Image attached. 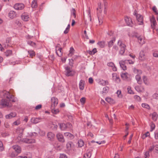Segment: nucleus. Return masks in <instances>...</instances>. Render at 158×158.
I'll return each instance as SVG.
<instances>
[{"label":"nucleus","instance_id":"1","mask_svg":"<svg viewBox=\"0 0 158 158\" xmlns=\"http://www.w3.org/2000/svg\"><path fill=\"white\" fill-rule=\"evenodd\" d=\"M0 94L1 95L3 96L4 98H6L7 99H2L0 101V108L5 107H10V105L9 104L10 99L13 98L14 95H11L9 92L5 90L1 92Z\"/></svg>","mask_w":158,"mask_h":158},{"label":"nucleus","instance_id":"2","mask_svg":"<svg viewBox=\"0 0 158 158\" xmlns=\"http://www.w3.org/2000/svg\"><path fill=\"white\" fill-rule=\"evenodd\" d=\"M133 71L135 73L137 74L135 76V79L137 83L139 84H141L142 83V81L141 79V76L140 75L142 73V71L141 70H139L137 69L134 68L133 69Z\"/></svg>","mask_w":158,"mask_h":158},{"label":"nucleus","instance_id":"3","mask_svg":"<svg viewBox=\"0 0 158 158\" xmlns=\"http://www.w3.org/2000/svg\"><path fill=\"white\" fill-rule=\"evenodd\" d=\"M65 74L67 76H73L76 73L75 71L69 67L66 66L65 67Z\"/></svg>","mask_w":158,"mask_h":158},{"label":"nucleus","instance_id":"4","mask_svg":"<svg viewBox=\"0 0 158 158\" xmlns=\"http://www.w3.org/2000/svg\"><path fill=\"white\" fill-rule=\"evenodd\" d=\"M118 44L120 48L119 53L122 55H123L126 49V45L124 44H123L122 41L120 40L118 41Z\"/></svg>","mask_w":158,"mask_h":158},{"label":"nucleus","instance_id":"5","mask_svg":"<svg viewBox=\"0 0 158 158\" xmlns=\"http://www.w3.org/2000/svg\"><path fill=\"white\" fill-rule=\"evenodd\" d=\"M19 142L21 143V142L25 143H35V140L34 139H27V138L21 139L20 138ZM19 140V139H18Z\"/></svg>","mask_w":158,"mask_h":158},{"label":"nucleus","instance_id":"6","mask_svg":"<svg viewBox=\"0 0 158 158\" xmlns=\"http://www.w3.org/2000/svg\"><path fill=\"white\" fill-rule=\"evenodd\" d=\"M51 107L52 108H54V107H55L57 106L58 103V99L55 97H53L51 99Z\"/></svg>","mask_w":158,"mask_h":158},{"label":"nucleus","instance_id":"7","mask_svg":"<svg viewBox=\"0 0 158 158\" xmlns=\"http://www.w3.org/2000/svg\"><path fill=\"white\" fill-rule=\"evenodd\" d=\"M14 8L18 10L23 9L24 7V5L22 3H18L15 4L14 6Z\"/></svg>","mask_w":158,"mask_h":158},{"label":"nucleus","instance_id":"8","mask_svg":"<svg viewBox=\"0 0 158 158\" xmlns=\"http://www.w3.org/2000/svg\"><path fill=\"white\" fill-rule=\"evenodd\" d=\"M126 63L127 60H125L124 61L121 60L119 62L120 67L124 70H125L127 69V67L126 65Z\"/></svg>","mask_w":158,"mask_h":158},{"label":"nucleus","instance_id":"9","mask_svg":"<svg viewBox=\"0 0 158 158\" xmlns=\"http://www.w3.org/2000/svg\"><path fill=\"white\" fill-rule=\"evenodd\" d=\"M47 135L48 139L52 141L53 140L55 137V135L51 132H48L47 134Z\"/></svg>","mask_w":158,"mask_h":158},{"label":"nucleus","instance_id":"10","mask_svg":"<svg viewBox=\"0 0 158 158\" xmlns=\"http://www.w3.org/2000/svg\"><path fill=\"white\" fill-rule=\"evenodd\" d=\"M125 20L128 26L132 27L133 25V23L132 20L130 18L126 17H125Z\"/></svg>","mask_w":158,"mask_h":158},{"label":"nucleus","instance_id":"11","mask_svg":"<svg viewBox=\"0 0 158 158\" xmlns=\"http://www.w3.org/2000/svg\"><path fill=\"white\" fill-rule=\"evenodd\" d=\"M42 119L41 118H32L31 122L33 123L36 124L42 121Z\"/></svg>","mask_w":158,"mask_h":158},{"label":"nucleus","instance_id":"12","mask_svg":"<svg viewBox=\"0 0 158 158\" xmlns=\"http://www.w3.org/2000/svg\"><path fill=\"white\" fill-rule=\"evenodd\" d=\"M60 44H58L56 47V53L59 56H61L62 55V52H61L62 48L59 47L58 46Z\"/></svg>","mask_w":158,"mask_h":158},{"label":"nucleus","instance_id":"13","mask_svg":"<svg viewBox=\"0 0 158 158\" xmlns=\"http://www.w3.org/2000/svg\"><path fill=\"white\" fill-rule=\"evenodd\" d=\"M136 19L139 22L138 24L139 25L142 24L143 23V17L140 15H137L136 16Z\"/></svg>","mask_w":158,"mask_h":158},{"label":"nucleus","instance_id":"14","mask_svg":"<svg viewBox=\"0 0 158 158\" xmlns=\"http://www.w3.org/2000/svg\"><path fill=\"white\" fill-rule=\"evenodd\" d=\"M13 148L15 150L17 154H19L21 153V147L18 145H14L12 146Z\"/></svg>","mask_w":158,"mask_h":158},{"label":"nucleus","instance_id":"15","mask_svg":"<svg viewBox=\"0 0 158 158\" xmlns=\"http://www.w3.org/2000/svg\"><path fill=\"white\" fill-rule=\"evenodd\" d=\"M56 137L59 141L62 142H64L63 136L60 133H59L56 135Z\"/></svg>","mask_w":158,"mask_h":158},{"label":"nucleus","instance_id":"16","mask_svg":"<svg viewBox=\"0 0 158 158\" xmlns=\"http://www.w3.org/2000/svg\"><path fill=\"white\" fill-rule=\"evenodd\" d=\"M17 114L15 112H11L9 114L6 115L5 117L6 119H10L16 116Z\"/></svg>","mask_w":158,"mask_h":158},{"label":"nucleus","instance_id":"17","mask_svg":"<svg viewBox=\"0 0 158 158\" xmlns=\"http://www.w3.org/2000/svg\"><path fill=\"white\" fill-rule=\"evenodd\" d=\"M8 155L10 157L14 158L16 156L18 155V154L14 152H12L10 150H9Z\"/></svg>","mask_w":158,"mask_h":158},{"label":"nucleus","instance_id":"18","mask_svg":"<svg viewBox=\"0 0 158 158\" xmlns=\"http://www.w3.org/2000/svg\"><path fill=\"white\" fill-rule=\"evenodd\" d=\"M113 79L117 83H119L120 81L119 77L117 75L116 73L113 74Z\"/></svg>","mask_w":158,"mask_h":158},{"label":"nucleus","instance_id":"19","mask_svg":"<svg viewBox=\"0 0 158 158\" xmlns=\"http://www.w3.org/2000/svg\"><path fill=\"white\" fill-rule=\"evenodd\" d=\"M139 59L141 61H143L145 59V54L143 51H140L139 57Z\"/></svg>","mask_w":158,"mask_h":158},{"label":"nucleus","instance_id":"20","mask_svg":"<svg viewBox=\"0 0 158 158\" xmlns=\"http://www.w3.org/2000/svg\"><path fill=\"white\" fill-rule=\"evenodd\" d=\"M9 17L11 19H13L16 16V12L14 11H10L9 13Z\"/></svg>","mask_w":158,"mask_h":158},{"label":"nucleus","instance_id":"21","mask_svg":"<svg viewBox=\"0 0 158 158\" xmlns=\"http://www.w3.org/2000/svg\"><path fill=\"white\" fill-rule=\"evenodd\" d=\"M74 144L71 142H69L66 145V148L69 150H70L71 148H74Z\"/></svg>","mask_w":158,"mask_h":158},{"label":"nucleus","instance_id":"22","mask_svg":"<svg viewBox=\"0 0 158 158\" xmlns=\"http://www.w3.org/2000/svg\"><path fill=\"white\" fill-rule=\"evenodd\" d=\"M85 81H84L81 80L79 82V88L81 90H83L84 88V84Z\"/></svg>","mask_w":158,"mask_h":158},{"label":"nucleus","instance_id":"23","mask_svg":"<svg viewBox=\"0 0 158 158\" xmlns=\"http://www.w3.org/2000/svg\"><path fill=\"white\" fill-rule=\"evenodd\" d=\"M135 37L137 39L138 41L140 44H143L144 43L145 41L142 37H141V36H138L137 35L135 36Z\"/></svg>","mask_w":158,"mask_h":158},{"label":"nucleus","instance_id":"24","mask_svg":"<svg viewBox=\"0 0 158 158\" xmlns=\"http://www.w3.org/2000/svg\"><path fill=\"white\" fill-rule=\"evenodd\" d=\"M150 20L151 23L152 27L153 28L156 24V21L155 19V18L154 17H152L150 19Z\"/></svg>","mask_w":158,"mask_h":158},{"label":"nucleus","instance_id":"25","mask_svg":"<svg viewBox=\"0 0 158 158\" xmlns=\"http://www.w3.org/2000/svg\"><path fill=\"white\" fill-rule=\"evenodd\" d=\"M21 18L23 20L25 21H27L29 19V17L28 15L24 14L21 15Z\"/></svg>","mask_w":158,"mask_h":158},{"label":"nucleus","instance_id":"26","mask_svg":"<svg viewBox=\"0 0 158 158\" xmlns=\"http://www.w3.org/2000/svg\"><path fill=\"white\" fill-rule=\"evenodd\" d=\"M135 89L138 92H142L144 91V88L142 86H135Z\"/></svg>","mask_w":158,"mask_h":158},{"label":"nucleus","instance_id":"27","mask_svg":"<svg viewBox=\"0 0 158 158\" xmlns=\"http://www.w3.org/2000/svg\"><path fill=\"white\" fill-rule=\"evenodd\" d=\"M98 7L97 8V15H98V13L100 17V14L102 11V7L101 6V3H98Z\"/></svg>","mask_w":158,"mask_h":158},{"label":"nucleus","instance_id":"28","mask_svg":"<svg viewBox=\"0 0 158 158\" xmlns=\"http://www.w3.org/2000/svg\"><path fill=\"white\" fill-rule=\"evenodd\" d=\"M105 100L111 104H114L115 103L114 100L110 98L107 97L106 98Z\"/></svg>","mask_w":158,"mask_h":158},{"label":"nucleus","instance_id":"29","mask_svg":"<svg viewBox=\"0 0 158 158\" xmlns=\"http://www.w3.org/2000/svg\"><path fill=\"white\" fill-rule=\"evenodd\" d=\"M106 42L104 41H98L97 44L101 48H104Z\"/></svg>","mask_w":158,"mask_h":158},{"label":"nucleus","instance_id":"30","mask_svg":"<svg viewBox=\"0 0 158 158\" xmlns=\"http://www.w3.org/2000/svg\"><path fill=\"white\" fill-rule=\"evenodd\" d=\"M99 83L102 85L105 86L109 84V82L108 81H105L103 80H100L99 81Z\"/></svg>","mask_w":158,"mask_h":158},{"label":"nucleus","instance_id":"31","mask_svg":"<svg viewBox=\"0 0 158 158\" xmlns=\"http://www.w3.org/2000/svg\"><path fill=\"white\" fill-rule=\"evenodd\" d=\"M64 135L65 136L67 137L68 138L70 139H72L74 137V136L73 135L69 132L65 133Z\"/></svg>","mask_w":158,"mask_h":158},{"label":"nucleus","instance_id":"32","mask_svg":"<svg viewBox=\"0 0 158 158\" xmlns=\"http://www.w3.org/2000/svg\"><path fill=\"white\" fill-rule=\"evenodd\" d=\"M115 41V39L114 38H113L112 40L108 42V47H111L113 45Z\"/></svg>","mask_w":158,"mask_h":158},{"label":"nucleus","instance_id":"33","mask_svg":"<svg viewBox=\"0 0 158 158\" xmlns=\"http://www.w3.org/2000/svg\"><path fill=\"white\" fill-rule=\"evenodd\" d=\"M128 74L127 73H122L121 75V76L123 80H127L128 78Z\"/></svg>","mask_w":158,"mask_h":158},{"label":"nucleus","instance_id":"34","mask_svg":"<svg viewBox=\"0 0 158 158\" xmlns=\"http://www.w3.org/2000/svg\"><path fill=\"white\" fill-rule=\"evenodd\" d=\"M87 52L90 55H94L95 53L97 52L96 48H94L92 51L88 50L87 51Z\"/></svg>","mask_w":158,"mask_h":158},{"label":"nucleus","instance_id":"35","mask_svg":"<svg viewBox=\"0 0 158 158\" xmlns=\"http://www.w3.org/2000/svg\"><path fill=\"white\" fill-rule=\"evenodd\" d=\"M28 52L30 55V57L32 58L33 56H35V52L33 50H29Z\"/></svg>","mask_w":158,"mask_h":158},{"label":"nucleus","instance_id":"36","mask_svg":"<svg viewBox=\"0 0 158 158\" xmlns=\"http://www.w3.org/2000/svg\"><path fill=\"white\" fill-rule=\"evenodd\" d=\"M158 117V115L156 112H154L152 114V118L153 120L155 121H156L157 120Z\"/></svg>","mask_w":158,"mask_h":158},{"label":"nucleus","instance_id":"37","mask_svg":"<svg viewBox=\"0 0 158 158\" xmlns=\"http://www.w3.org/2000/svg\"><path fill=\"white\" fill-rule=\"evenodd\" d=\"M66 125L64 123H60V129L62 130H64L66 129Z\"/></svg>","mask_w":158,"mask_h":158},{"label":"nucleus","instance_id":"38","mask_svg":"<svg viewBox=\"0 0 158 158\" xmlns=\"http://www.w3.org/2000/svg\"><path fill=\"white\" fill-rule=\"evenodd\" d=\"M31 6L33 8H35L37 7V1L36 0H34L32 2L31 4Z\"/></svg>","mask_w":158,"mask_h":158},{"label":"nucleus","instance_id":"39","mask_svg":"<svg viewBox=\"0 0 158 158\" xmlns=\"http://www.w3.org/2000/svg\"><path fill=\"white\" fill-rule=\"evenodd\" d=\"M10 41V39L9 38H8L6 39V42L5 44V47L6 48H7L8 47L10 46L9 44Z\"/></svg>","mask_w":158,"mask_h":158},{"label":"nucleus","instance_id":"40","mask_svg":"<svg viewBox=\"0 0 158 158\" xmlns=\"http://www.w3.org/2000/svg\"><path fill=\"white\" fill-rule=\"evenodd\" d=\"M5 55L6 56H10L12 54V51L11 50H8L5 52Z\"/></svg>","mask_w":158,"mask_h":158},{"label":"nucleus","instance_id":"41","mask_svg":"<svg viewBox=\"0 0 158 158\" xmlns=\"http://www.w3.org/2000/svg\"><path fill=\"white\" fill-rule=\"evenodd\" d=\"M91 156V152L89 151L84 155L83 158H90Z\"/></svg>","mask_w":158,"mask_h":158},{"label":"nucleus","instance_id":"42","mask_svg":"<svg viewBox=\"0 0 158 158\" xmlns=\"http://www.w3.org/2000/svg\"><path fill=\"white\" fill-rule=\"evenodd\" d=\"M74 51V49L73 48H70L69 50V53L68 54L69 56H72L73 54Z\"/></svg>","mask_w":158,"mask_h":158},{"label":"nucleus","instance_id":"43","mask_svg":"<svg viewBox=\"0 0 158 158\" xmlns=\"http://www.w3.org/2000/svg\"><path fill=\"white\" fill-rule=\"evenodd\" d=\"M21 122L20 119H18L15 121L12 124V126H18L20 124Z\"/></svg>","mask_w":158,"mask_h":158},{"label":"nucleus","instance_id":"44","mask_svg":"<svg viewBox=\"0 0 158 158\" xmlns=\"http://www.w3.org/2000/svg\"><path fill=\"white\" fill-rule=\"evenodd\" d=\"M28 44L33 47H36V44L35 43L31 41H29L27 42Z\"/></svg>","mask_w":158,"mask_h":158},{"label":"nucleus","instance_id":"45","mask_svg":"<svg viewBox=\"0 0 158 158\" xmlns=\"http://www.w3.org/2000/svg\"><path fill=\"white\" fill-rule=\"evenodd\" d=\"M143 82L145 84H146V85H148V79L146 76H143Z\"/></svg>","mask_w":158,"mask_h":158},{"label":"nucleus","instance_id":"46","mask_svg":"<svg viewBox=\"0 0 158 158\" xmlns=\"http://www.w3.org/2000/svg\"><path fill=\"white\" fill-rule=\"evenodd\" d=\"M78 146L79 147H81L84 145V142L82 140H80L78 142Z\"/></svg>","mask_w":158,"mask_h":158},{"label":"nucleus","instance_id":"47","mask_svg":"<svg viewBox=\"0 0 158 158\" xmlns=\"http://www.w3.org/2000/svg\"><path fill=\"white\" fill-rule=\"evenodd\" d=\"M109 90V88L108 87L106 86L103 88L102 91L103 93L106 94L107 93Z\"/></svg>","mask_w":158,"mask_h":158},{"label":"nucleus","instance_id":"48","mask_svg":"<svg viewBox=\"0 0 158 158\" xmlns=\"http://www.w3.org/2000/svg\"><path fill=\"white\" fill-rule=\"evenodd\" d=\"M142 107L149 109H150V106L149 105L146 103H143L142 104Z\"/></svg>","mask_w":158,"mask_h":158},{"label":"nucleus","instance_id":"49","mask_svg":"<svg viewBox=\"0 0 158 158\" xmlns=\"http://www.w3.org/2000/svg\"><path fill=\"white\" fill-rule=\"evenodd\" d=\"M150 127L151 128L150 131H152L155 128V124L154 123H152L150 124Z\"/></svg>","mask_w":158,"mask_h":158},{"label":"nucleus","instance_id":"50","mask_svg":"<svg viewBox=\"0 0 158 158\" xmlns=\"http://www.w3.org/2000/svg\"><path fill=\"white\" fill-rule=\"evenodd\" d=\"M86 98L85 97L82 98L80 100V101L82 104H84L85 102Z\"/></svg>","mask_w":158,"mask_h":158},{"label":"nucleus","instance_id":"51","mask_svg":"<svg viewBox=\"0 0 158 158\" xmlns=\"http://www.w3.org/2000/svg\"><path fill=\"white\" fill-rule=\"evenodd\" d=\"M71 13L72 14H73V16H74V18H75L76 17V10L74 8H73L72 10L71 11Z\"/></svg>","mask_w":158,"mask_h":158},{"label":"nucleus","instance_id":"52","mask_svg":"<svg viewBox=\"0 0 158 158\" xmlns=\"http://www.w3.org/2000/svg\"><path fill=\"white\" fill-rule=\"evenodd\" d=\"M117 94L118 95V97L119 98H121L122 97L121 91L120 90H118L117 92Z\"/></svg>","mask_w":158,"mask_h":158},{"label":"nucleus","instance_id":"53","mask_svg":"<svg viewBox=\"0 0 158 158\" xmlns=\"http://www.w3.org/2000/svg\"><path fill=\"white\" fill-rule=\"evenodd\" d=\"M4 150V148L2 142L0 141V151H2Z\"/></svg>","mask_w":158,"mask_h":158},{"label":"nucleus","instance_id":"54","mask_svg":"<svg viewBox=\"0 0 158 158\" xmlns=\"http://www.w3.org/2000/svg\"><path fill=\"white\" fill-rule=\"evenodd\" d=\"M66 129L67 128H69L71 129L72 128V124L69 123H67L66 124Z\"/></svg>","mask_w":158,"mask_h":158},{"label":"nucleus","instance_id":"55","mask_svg":"<svg viewBox=\"0 0 158 158\" xmlns=\"http://www.w3.org/2000/svg\"><path fill=\"white\" fill-rule=\"evenodd\" d=\"M88 14L89 17V20L91 22L92 20L91 18V11L90 9H89L88 11Z\"/></svg>","mask_w":158,"mask_h":158},{"label":"nucleus","instance_id":"56","mask_svg":"<svg viewBox=\"0 0 158 158\" xmlns=\"http://www.w3.org/2000/svg\"><path fill=\"white\" fill-rule=\"evenodd\" d=\"M52 112L53 114H56L59 112V110L58 109H52Z\"/></svg>","mask_w":158,"mask_h":158},{"label":"nucleus","instance_id":"57","mask_svg":"<svg viewBox=\"0 0 158 158\" xmlns=\"http://www.w3.org/2000/svg\"><path fill=\"white\" fill-rule=\"evenodd\" d=\"M149 152H146L144 154V158H149Z\"/></svg>","mask_w":158,"mask_h":158},{"label":"nucleus","instance_id":"58","mask_svg":"<svg viewBox=\"0 0 158 158\" xmlns=\"http://www.w3.org/2000/svg\"><path fill=\"white\" fill-rule=\"evenodd\" d=\"M152 10L156 13V14L158 15L157 9L155 6H154L152 8Z\"/></svg>","mask_w":158,"mask_h":158},{"label":"nucleus","instance_id":"59","mask_svg":"<svg viewBox=\"0 0 158 158\" xmlns=\"http://www.w3.org/2000/svg\"><path fill=\"white\" fill-rule=\"evenodd\" d=\"M153 98L158 99V94L157 93H155L152 95Z\"/></svg>","mask_w":158,"mask_h":158},{"label":"nucleus","instance_id":"60","mask_svg":"<svg viewBox=\"0 0 158 158\" xmlns=\"http://www.w3.org/2000/svg\"><path fill=\"white\" fill-rule=\"evenodd\" d=\"M152 151H154V146H151L149 148L148 151L149 152H152Z\"/></svg>","mask_w":158,"mask_h":158},{"label":"nucleus","instance_id":"61","mask_svg":"<svg viewBox=\"0 0 158 158\" xmlns=\"http://www.w3.org/2000/svg\"><path fill=\"white\" fill-rule=\"evenodd\" d=\"M134 98L135 99L138 101H140L141 100V98L138 95H135L134 96Z\"/></svg>","mask_w":158,"mask_h":158},{"label":"nucleus","instance_id":"62","mask_svg":"<svg viewBox=\"0 0 158 158\" xmlns=\"http://www.w3.org/2000/svg\"><path fill=\"white\" fill-rule=\"evenodd\" d=\"M128 92L129 94H134V93L133 92V91L131 89V88H128L127 89Z\"/></svg>","mask_w":158,"mask_h":158},{"label":"nucleus","instance_id":"63","mask_svg":"<svg viewBox=\"0 0 158 158\" xmlns=\"http://www.w3.org/2000/svg\"><path fill=\"white\" fill-rule=\"evenodd\" d=\"M59 158H67V157L65 154H60Z\"/></svg>","mask_w":158,"mask_h":158},{"label":"nucleus","instance_id":"64","mask_svg":"<svg viewBox=\"0 0 158 158\" xmlns=\"http://www.w3.org/2000/svg\"><path fill=\"white\" fill-rule=\"evenodd\" d=\"M153 56L154 57H158V51H155L153 53Z\"/></svg>","mask_w":158,"mask_h":158}]
</instances>
